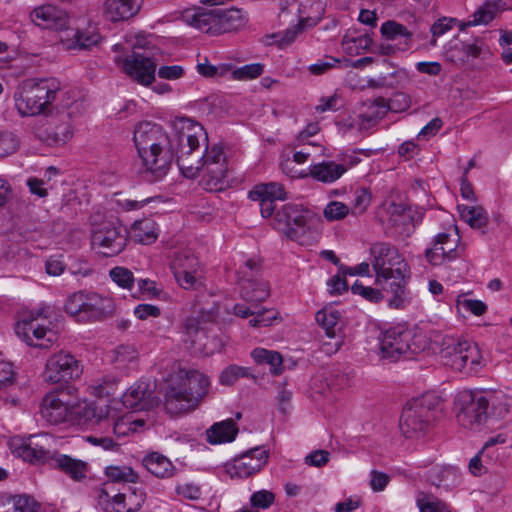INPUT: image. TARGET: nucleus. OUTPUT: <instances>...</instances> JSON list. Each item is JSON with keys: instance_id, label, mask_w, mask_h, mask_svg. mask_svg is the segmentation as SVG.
<instances>
[{"instance_id": "nucleus-1", "label": "nucleus", "mask_w": 512, "mask_h": 512, "mask_svg": "<svg viewBox=\"0 0 512 512\" xmlns=\"http://www.w3.org/2000/svg\"><path fill=\"white\" fill-rule=\"evenodd\" d=\"M178 142V166L189 179L198 177L204 170L202 186L209 192L224 190V147L216 144L208 149V137L198 122L180 117L173 122Z\"/></svg>"}, {"instance_id": "nucleus-15", "label": "nucleus", "mask_w": 512, "mask_h": 512, "mask_svg": "<svg viewBox=\"0 0 512 512\" xmlns=\"http://www.w3.org/2000/svg\"><path fill=\"white\" fill-rule=\"evenodd\" d=\"M74 393V387H67L46 394L41 404L42 417L54 425L71 420L72 411L78 405L77 401H73Z\"/></svg>"}, {"instance_id": "nucleus-35", "label": "nucleus", "mask_w": 512, "mask_h": 512, "mask_svg": "<svg viewBox=\"0 0 512 512\" xmlns=\"http://www.w3.org/2000/svg\"><path fill=\"white\" fill-rule=\"evenodd\" d=\"M129 234L133 241L147 245L157 240L159 228L153 219L144 218L132 224Z\"/></svg>"}, {"instance_id": "nucleus-49", "label": "nucleus", "mask_w": 512, "mask_h": 512, "mask_svg": "<svg viewBox=\"0 0 512 512\" xmlns=\"http://www.w3.org/2000/svg\"><path fill=\"white\" fill-rule=\"evenodd\" d=\"M370 44L371 39L367 35L350 37L346 34L342 41V48L349 55H359L362 51L368 49Z\"/></svg>"}, {"instance_id": "nucleus-60", "label": "nucleus", "mask_w": 512, "mask_h": 512, "mask_svg": "<svg viewBox=\"0 0 512 512\" xmlns=\"http://www.w3.org/2000/svg\"><path fill=\"white\" fill-rule=\"evenodd\" d=\"M18 148V141L10 132H0V158L14 153Z\"/></svg>"}, {"instance_id": "nucleus-62", "label": "nucleus", "mask_w": 512, "mask_h": 512, "mask_svg": "<svg viewBox=\"0 0 512 512\" xmlns=\"http://www.w3.org/2000/svg\"><path fill=\"white\" fill-rule=\"evenodd\" d=\"M340 62L339 59L332 56H325L323 59L308 67V71L313 75H322L331 70Z\"/></svg>"}, {"instance_id": "nucleus-54", "label": "nucleus", "mask_w": 512, "mask_h": 512, "mask_svg": "<svg viewBox=\"0 0 512 512\" xmlns=\"http://www.w3.org/2000/svg\"><path fill=\"white\" fill-rule=\"evenodd\" d=\"M275 502V494L269 490H259L250 496L251 510L268 509Z\"/></svg>"}, {"instance_id": "nucleus-10", "label": "nucleus", "mask_w": 512, "mask_h": 512, "mask_svg": "<svg viewBox=\"0 0 512 512\" xmlns=\"http://www.w3.org/2000/svg\"><path fill=\"white\" fill-rule=\"evenodd\" d=\"M114 301L93 291H78L71 294L64 309L78 322L99 321L114 311Z\"/></svg>"}, {"instance_id": "nucleus-4", "label": "nucleus", "mask_w": 512, "mask_h": 512, "mask_svg": "<svg viewBox=\"0 0 512 512\" xmlns=\"http://www.w3.org/2000/svg\"><path fill=\"white\" fill-rule=\"evenodd\" d=\"M61 83L55 77L21 80L13 93L14 108L20 117H48L53 114Z\"/></svg>"}, {"instance_id": "nucleus-47", "label": "nucleus", "mask_w": 512, "mask_h": 512, "mask_svg": "<svg viewBox=\"0 0 512 512\" xmlns=\"http://www.w3.org/2000/svg\"><path fill=\"white\" fill-rule=\"evenodd\" d=\"M381 33L387 39L396 40L397 38H403L405 48L410 46L412 33L407 28L395 21H387L381 26Z\"/></svg>"}, {"instance_id": "nucleus-6", "label": "nucleus", "mask_w": 512, "mask_h": 512, "mask_svg": "<svg viewBox=\"0 0 512 512\" xmlns=\"http://www.w3.org/2000/svg\"><path fill=\"white\" fill-rule=\"evenodd\" d=\"M275 226L301 245L312 244L319 234L320 217L302 205L285 204L275 213Z\"/></svg>"}, {"instance_id": "nucleus-63", "label": "nucleus", "mask_w": 512, "mask_h": 512, "mask_svg": "<svg viewBox=\"0 0 512 512\" xmlns=\"http://www.w3.org/2000/svg\"><path fill=\"white\" fill-rule=\"evenodd\" d=\"M494 17L495 8L491 4L487 3L474 12L472 23L474 25L488 24L494 19Z\"/></svg>"}, {"instance_id": "nucleus-5", "label": "nucleus", "mask_w": 512, "mask_h": 512, "mask_svg": "<svg viewBox=\"0 0 512 512\" xmlns=\"http://www.w3.org/2000/svg\"><path fill=\"white\" fill-rule=\"evenodd\" d=\"M208 378L196 370L179 369L168 380L165 409L172 415L194 410L207 393Z\"/></svg>"}, {"instance_id": "nucleus-40", "label": "nucleus", "mask_w": 512, "mask_h": 512, "mask_svg": "<svg viewBox=\"0 0 512 512\" xmlns=\"http://www.w3.org/2000/svg\"><path fill=\"white\" fill-rule=\"evenodd\" d=\"M429 481L438 488L448 490L455 487L460 478L454 467H433L429 471Z\"/></svg>"}, {"instance_id": "nucleus-25", "label": "nucleus", "mask_w": 512, "mask_h": 512, "mask_svg": "<svg viewBox=\"0 0 512 512\" xmlns=\"http://www.w3.org/2000/svg\"><path fill=\"white\" fill-rule=\"evenodd\" d=\"M458 241L459 235L456 228L453 229V232L439 233L435 237L433 247L425 252L427 261L432 265H440L446 259L455 258Z\"/></svg>"}, {"instance_id": "nucleus-9", "label": "nucleus", "mask_w": 512, "mask_h": 512, "mask_svg": "<svg viewBox=\"0 0 512 512\" xmlns=\"http://www.w3.org/2000/svg\"><path fill=\"white\" fill-rule=\"evenodd\" d=\"M440 400L433 394L413 399L404 407L400 418V429L406 438L424 436L435 421Z\"/></svg>"}, {"instance_id": "nucleus-38", "label": "nucleus", "mask_w": 512, "mask_h": 512, "mask_svg": "<svg viewBox=\"0 0 512 512\" xmlns=\"http://www.w3.org/2000/svg\"><path fill=\"white\" fill-rule=\"evenodd\" d=\"M111 361L118 369H135L138 364V350L132 344H121L112 350Z\"/></svg>"}, {"instance_id": "nucleus-22", "label": "nucleus", "mask_w": 512, "mask_h": 512, "mask_svg": "<svg viewBox=\"0 0 512 512\" xmlns=\"http://www.w3.org/2000/svg\"><path fill=\"white\" fill-rule=\"evenodd\" d=\"M73 401H77L78 405L72 411L71 420L90 427L99 426L100 430L109 422V405L103 407L93 402H87L80 398L77 392L74 393Z\"/></svg>"}, {"instance_id": "nucleus-34", "label": "nucleus", "mask_w": 512, "mask_h": 512, "mask_svg": "<svg viewBox=\"0 0 512 512\" xmlns=\"http://www.w3.org/2000/svg\"><path fill=\"white\" fill-rule=\"evenodd\" d=\"M347 167L333 161H323L309 167V176L323 183H333L345 172Z\"/></svg>"}, {"instance_id": "nucleus-12", "label": "nucleus", "mask_w": 512, "mask_h": 512, "mask_svg": "<svg viewBox=\"0 0 512 512\" xmlns=\"http://www.w3.org/2000/svg\"><path fill=\"white\" fill-rule=\"evenodd\" d=\"M49 308L30 311L19 320L15 333L30 346L47 348L55 339V333L48 327Z\"/></svg>"}, {"instance_id": "nucleus-27", "label": "nucleus", "mask_w": 512, "mask_h": 512, "mask_svg": "<svg viewBox=\"0 0 512 512\" xmlns=\"http://www.w3.org/2000/svg\"><path fill=\"white\" fill-rule=\"evenodd\" d=\"M150 395L149 384L146 381H138L123 394L122 404L135 411L149 410L158 404Z\"/></svg>"}, {"instance_id": "nucleus-28", "label": "nucleus", "mask_w": 512, "mask_h": 512, "mask_svg": "<svg viewBox=\"0 0 512 512\" xmlns=\"http://www.w3.org/2000/svg\"><path fill=\"white\" fill-rule=\"evenodd\" d=\"M146 500V491L142 486L128 485L123 492L113 497L115 512H137Z\"/></svg>"}, {"instance_id": "nucleus-59", "label": "nucleus", "mask_w": 512, "mask_h": 512, "mask_svg": "<svg viewBox=\"0 0 512 512\" xmlns=\"http://www.w3.org/2000/svg\"><path fill=\"white\" fill-rule=\"evenodd\" d=\"M302 31L303 24L302 22H300L297 25L289 27L283 33L274 34L272 37L275 39V42L279 44L280 47H284L290 45L296 39V37L300 33H302Z\"/></svg>"}, {"instance_id": "nucleus-44", "label": "nucleus", "mask_w": 512, "mask_h": 512, "mask_svg": "<svg viewBox=\"0 0 512 512\" xmlns=\"http://www.w3.org/2000/svg\"><path fill=\"white\" fill-rule=\"evenodd\" d=\"M251 357L258 364H268L273 374L279 375L282 373L283 359L281 354L277 351L267 350L265 348H255L251 352Z\"/></svg>"}, {"instance_id": "nucleus-19", "label": "nucleus", "mask_w": 512, "mask_h": 512, "mask_svg": "<svg viewBox=\"0 0 512 512\" xmlns=\"http://www.w3.org/2000/svg\"><path fill=\"white\" fill-rule=\"evenodd\" d=\"M198 317H189L184 322L182 341L185 347L195 354L211 355L221 350V341L208 339Z\"/></svg>"}, {"instance_id": "nucleus-48", "label": "nucleus", "mask_w": 512, "mask_h": 512, "mask_svg": "<svg viewBox=\"0 0 512 512\" xmlns=\"http://www.w3.org/2000/svg\"><path fill=\"white\" fill-rule=\"evenodd\" d=\"M105 474L112 482H126L136 484L139 478L138 474L128 466L107 467Z\"/></svg>"}, {"instance_id": "nucleus-51", "label": "nucleus", "mask_w": 512, "mask_h": 512, "mask_svg": "<svg viewBox=\"0 0 512 512\" xmlns=\"http://www.w3.org/2000/svg\"><path fill=\"white\" fill-rule=\"evenodd\" d=\"M109 276L113 282L123 289L131 290L135 282L132 271L125 267L117 266L112 268Z\"/></svg>"}, {"instance_id": "nucleus-26", "label": "nucleus", "mask_w": 512, "mask_h": 512, "mask_svg": "<svg viewBox=\"0 0 512 512\" xmlns=\"http://www.w3.org/2000/svg\"><path fill=\"white\" fill-rule=\"evenodd\" d=\"M30 16L32 21L43 29L64 30L69 23L67 12L50 4L36 7Z\"/></svg>"}, {"instance_id": "nucleus-64", "label": "nucleus", "mask_w": 512, "mask_h": 512, "mask_svg": "<svg viewBox=\"0 0 512 512\" xmlns=\"http://www.w3.org/2000/svg\"><path fill=\"white\" fill-rule=\"evenodd\" d=\"M326 340L321 343V351L326 355L335 354L342 346L344 340L342 334L326 335Z\"/></svg>"}, {"instance_id": "nucleus-41", "label": "nucleus", "mask_w": 512, "mask_h": 512, "mask_svg": "<svg viewBox=\"0 0 512 512\" xmlns=\"http://www.w3.org/2000/svg\"><path fill=\"white\" fill-rule=\"evenodd\" d=\"M287 193L284 186L278 182H269L256 185L249 192L250 199L285 200Z\"/></svg>"}, {"instance_id": "nucleus-45", "label": "nucleus", "mask_w": 512, "mask_h": 512, "mask_svg": "<svg viewBox=\"0 0 512 512\" xmlns=\"http://www.w3.org/2000/svg\"><path fill=\"white\" fill-rule=\"evenodd\" d=\"M171 268L173 273H181L185 271H198L199 262L190 250H182L175 254Z\"/></svg>"}, {"instance_id": "nucleus-53", "label": "nucleus", "mask_w": 512, "mask_h": 512, "mask_svg": "<svg viewBox=\"0 0 512 512\" xmlns=\"http://www.w3.org/2000/svg\"><path fill=\"white\" fill-rule=\"evenodd\" d=\"M262 73L263 65L260 63H254L232 70L231 78L234 80L246 81L257 78Z\"/></svg>"}, {"instance_id": "nucleus-58", "label": "nucleus", "mask_w": 512, "mask_h": 512, "mask_svg": "<svg viewBox=\"0 0 512 512\" xmlns=\"http://www.w3.org/2000/svg\"><path fill=\"white\" fill-rule=\"evenodd\" d=\"M458 311H467L476 316H481L487 311V305L477 299H468L466 297H459L457 299Z\"/></svg>"}, {"instance_id": "nucleus-55", "label": "nucleus", "mask_w": 512, "mask_h": 512, "mask_svg": "<svg viewBox=\"0 0 512 512\" xmlns=\"http://www.w3.org/2000/svg\"><path fill=\"white\" fill-rule=\"evenodd\" d=\"M350 212V208L340 202L331 201L324 208L323 214L328 221H339L344 219Z\"/></svg>"}, {"instance_id": "nucleus-2", "label": "nucleus", "mask_w": 512, "mask_h": 512, "mask_svg": "<svg viewBox=\"0 0 512 512\" xmlns=\"http://www.w3.org/2000/svg\"><path fill=\"white\" fill-rule=\"evenodd\" d=\"M370 261L376 283L390 295L388 305L403 309L410 303L407 282L410 267L399 250L388 243H375L370 248Z\"/></svg>"}, {"instance_id": "nucleus-29", "label": "nucleus", "mask_w": 512, "mask_h": 512, "mask_svg": "<svg viewBox=\"0 0 512 512\" xmlns=\"http://www.w3.org/2000/svg\"><path fill=\"white\" fill-rule=\"evenodd\" d=\"M141 7V0H104L103 17L110 22L125 21L135 16Z\"/></svg>"}, {"instance_id": "nucleus-18", "label": "nucleus", "mask_w": 512, "mask_h": 512, "mask_svg": "<svg viewBox=\"0 0 512 512\" xmlns=\"http://www.w3.org/2000/svg\"><path fill=\"white\" fill-rule=\"evenodd\" d=\"M48 435H31L28 438L14 437L9 446L13 453L31 463L52 462L53 454L50 453Z\"/></svg>"}, {"instance_id": "nucleus-57", "label": "nucleus", "mask_w": 512, "mask_h": 512, "mask_svg": "<svg viewBox=\"0 0 512 512\" xmlns=\"http://www.w3.org/2000/svg\"><path fill=\"white\" fill-rule=\"evenodd\" d=\"M383 77L387 88L405 87L411 81L409 71L404 68L396 69L393 72L383 75Z\"/></svg>"}, {"instance_id": "nucleus-16", "label": "nucleus", "mask_w": 512, "mask_h": 512, "mask_svg": "<svg viewBox=\"0 0 512 512\" xmlns=\"http://www.w3.org/2000/svg\"><path fill=\"white\" fill-rule=\"evenodd\" d=\"M224 0H200L204 5H209L210 8H196L186 11L184 14L185 21L211 35H219L223 31L224 22V9L219 7L223 4Z\"/></svg>"}, {"instance_id": "nucleus-50", "label": "nucleus", "mask_w": 512, "mask_h": 512, "mask_svg": "<svg viewBox=\"0 0 512 512\" xmlns=\"http://www.w3.org/2000/svg\"><path fill=\"white\" fill-rule=\"evenodd\" d=\"M248 22L247 13L239 8H226V32L238 31Z\"/></svg>"}, {"instance_id": "nucleus-37", "label": "nucleus", "mask_w": 512, "mask_h": 512, "mask_svg": "<svg viewBox=\"0 0 512 512\" xmlns=\"http://www.w3.org/2000/svg\"><path fill=\"white\" fill-rule=\"evenodd\" d=\"M143 465L154 476L158 478H169L175 473L173 463L164 455L152 452L143 458Z\"/></svg>"}, {"instance_id": "nucleus-42", "label": "nucleus", "mask_w": 512, "mask_h": 512, "mask_svg": "<svg viewBox=\"0 0 512 512\" xmlns=\"http://www.w3.org/2000/svg\"><path fill=\"white\" fill-rule=\"evenodd\" d=\"M458 211L460 218L473 229H480L488 224V214L481 206L458 205Z\"/></svg>"}, {"instance_id": "nucleus-3", "label": "nucleus", "mask_w": 512, "mask_h": 512, "mask_svg": "<svg viewBox=\"0 0 512 512\" xmlns=\"http://www.w3.org/2000/svg\"><path fill=\"white\" fill-rule=\"evenodd\" d=\"M133 140L142 161L141 173L148 181L162 180L169 172L178 147L165 130L152 122H141L134 129ZM176 145L178 142L174 139Z\"/></svg>"}, {"instance_id": "nucleus-24", "label": "nucleus", "mask_w": 512, "mask_h": 512, "mask_svg": "<svg viewBox=\"0 0 512 512\" xmlns=\"http://www.w3.org/2000/svg\"><path fill=\"white\" fill-rule=\"evenodd\" d=\"M157 64L147 55L133 53L123 61V70L142 85H150L155 79Z\"/></svg>"}, {"instance_id": "nucleus-31", "label": "nucleus", "mask_w": 512, "mask_h": 512, "mask_svg": "<svg viewBox=\"0 0 512 512\" xmlns=\"http://www.w3.org/2000/svg\"><path fill=\"white\" fill-rule=\"evenodd\" d=\"M101 39L97 27L90 24L86 28L77 27L67 33L66 38H62V43L67 49H90L98 45Z\"/></svg>"}, {"instance_id": "nucleus-11", "label": "nucleus", "mask_w": 512, "mask_h": 512, "mask_svg": "<svg viewBox=\"0 0 512 512\" xmlns=\"http://www.w3.org/2000/svg\"><path fill=\"white\" fill-rule=\"evenodd\" d=\"M485 403L486 400L480 392L459 391L454 399V411L458 423L469 430H480L489 417Z\"/></svg>"}, {"instance_id": "nucleus-39", "label": "nucleus", "mask_w": 512, "mask_h": 512, "mask_svg": "<svg viewBox=\"0 0 512 512\" xmlns=\"http://www.w3.org/2000/svg\"><path fill=\"white\" fill-rule=\"evenodd\" d=\"M498 456V453H490L488 447H483L470 459L468 464L470 473L474 476H482L490 472L498 460Z\"/></svg>"}, {"instance_id": "nucleus-8", "label": "nucleus", "mask_w": 512, "mask_h": 512, "mask_svg": "<svg viewBox=\"0 0 512 512\" xmlns=\"http://www.w3.org/2000/svg\"><path fill=\"white\" fill-rule=\"evenodd\" d=\"M440 357L444 365L465 375L477 373L485 365L476 343L451 335L443 337Z\"/></svg>"}, {"instance_id": "nucleus-61", "label": "nucleus", "mask_w": 512, "mask_h": 512, "mask_svg": "<svg viewBox=\"0 0 512 512\" xmlns=\"http://www.w3.org/2000/svg\"><path fill=\"white\" fill-rule=\"evenodd\" d=\"M115 379L113 377H104L102 379H97L90 385L91 393L97 397H103L104 395H109L110 390L115 385Z\"/></svg>"}, {"instance_id": "nucleus-46", "label": "nucleus", "mask_w": 512, "mask_h": 512, "mask_svg": "<svg viewBox=\"0 0 512 512\" xmlns=\"http://www.w3.org/2000/svg\"><path fill=\"white\" fill-rule=\"evenodd\" d=\"M279 319V312L273 308H256L253 309V314L248 324L253 328L268 327L274 321Z\"/></svg>"}, {"instance_id": "nucleus-43", "label": "nucleus", "mask_w": 512, "mask_h": 512, "mask_svg": "<svg viewBox=\"0 0 512 512\" xmlns=\"http://www.w3.org/2000/svg\"><path fill=\"white\" fill-rule=\"evenodd\" d=\"M341 314L332 307H325L316 313V321L325 330V335L341 334Z\"/></svg>"}, {"instance_id": "nucleus-56", "label": "nucleus", "mask_w": 512, "mask_h": 512, "mask_svg": "<svg viewBox=\"0 0 512 512\" xmlns=\"http://www.w3.org/2000/svg\"><path fill=\"white\" fill-rule=\"evenodd\" d=\"M371 193L366 188L356 190L352 202V208L350 209L352 214L360 215L363 214L371 204Z\"/></svg>"}, {"instance_id": "nucleus-14", "label": "nucleus", "mask_w": 512, "mask_h": 512, "mask_svg": "<svg viewBox=\"0 0 512 512\" xmlns=\"http://www.w3.org/2000/svg\"><path fill=\"white\" fill-rule=\"evenodd\" d=\"M238 286L240 297L247 303L257 305L270 296V286L255 260H248L238 272Z\"/></svg>"}, {"instance_id": "nucleus-7", "label": "nucleus", "mask_w": 512, "mask_h": 512, "mask_svg": "<svg viewBox=\"0 0 512 512\" xmlns=\"http://www.w3.org/2000/svg\"><path fill=\"white\" fill-rule=\"evenodd\" d=\"M380 351L383 358L397 361L411 358L424 351L428 345L426 336L409 329L404 324H397L382 332Z\"/></svg>"}, {"instance_id": "nucleus-52", "label": "nucleus", "mask_w": 512, "mask_h": 512, "mask_svg": "<svg viewBox=\"0 0 512 512\" xmlns=\"http://www.w3.org/2000/svg\"><path fill=\"white\" fill-rule=\"evenodd\" d=\"M351 291L353 294L359 295L363 297L365 300L372 302V303H378L384 299V295L382 292H384L381 289L373 288L370 286H365L361 282L356 281L352 287Z\"/></svg>"}, {"instance_id": "nucleus-17", "label": "nucleus", "mask_w": 512, "mask_h": 512, "mask_svg": "<svg viewBox=\"0 0 512 512\" xmlns=\"http://www.w3.org/2000/svg\"><path fill=\"white\" fill-rule=\"evenodd\" d=\"M127 241L126 229L111 222H104L92 231L91 245L104 256L112 257L119 254Z\"/></svg>"}, {"instance_id": "nucleus-20", "label": "nucleus", "mask_w": 512, "mask_h": 512, "mask_svg": "<svg viewBox=\"0 0 512 512\" xmlns=\"http://www.w3.org/2000/svg\"><path fill=\"white\" fill-rule=\"evenodd\" d=\"M267 460L268 451L264 447H255L226 463V473L231 478H247L258 473Z\"/></svg>"}, {"instance_id": "nucleus-13", "label": "nucleus", "mask_w": 512, "mask_h": 512, "mask_svg": "<svg viewBox=\"0 0 512 512\" xmlns=\"http://www.w3.org/2000/svg\"><path fill=\"white\" fill-rule=\"evenodd\" d=\"M82 372L83 367L74 355L59 351L47 358L42 376L46 383L62 384L80 378Z\"/></svg>"}, {"instance_id": "nucleus-21", "label": "nucleus", "mask_w": 512, "mask_h": 512, "mask_svg": "<svg viewBox=\"0 0 512 512\" xmlns=\"http://www.w3.org/2000/svg\"><path fill=\"white\" fill-rule=\"evenodd\" d=\"M489 50L482 39L475 38L471 41H451L445 51L446 59L455 65L463 66L474 59L483 58Z\"/></svg>"}, {"instance_id": "nucleus-23", "label": "nucleus", "mask_w": 512, "mask_h": 512, "mask_svg": "<svg viewBox=\"0 0 512 512\" xmlns=\"http://www.w3.org/2000/svg\"><path fill=\"white\" fill-rule=\"evenodd\" d=\"M410 106V96L404 92H397L388 101L383 97L376 98L368 107V111L361 117L368 123H375L382 119L388 111L401 113L408 110Z\"/></svg>"}, {"instance_id": "nucleus-30", "label": "nucleus", "mask_w": 512, "mask_h": 512, "mask_svg": "<svg viewBox=\"0 0 512 512\" xmlns=\"http://www.w3.org/2000/svg\"><path fill=\"white\" fill-rule=\"evenodd\" d=\"M118 402H112L109 405V422L103 425L102 431L113 432L117 437L125 436L131 431H136L137 427L144 425L143 419H134L131 414L118 416L116 413Z\"/></svg>"}, {"instance_id": "nucleus-36", "label": "nucleus", "mask_w": 512, "mask_h": 512, "mask_svg": "<svg viewBox=\"0 0 512 512\" xmlns=\"http://www.w3.org/2000/svg\"><path fill=\"white\" fill-rule=\"evenodd\" d=\"M51 465L68 474L74 480L84 478L87 470L86 462L58 453L53 454Z\"/></svg>"}, {"instance_id": "nucleus-33", "label": "nucleus", "mask_w": 512, "mask_h": 512, "mask_svg": "<svg viewBox=\"0 0 512 512\" xmlns=\"http://www.w3.org/2000/svg\"><path fill=\"white\" fill-rule=\"evenodd\" d=\"M486 400L485 406L489 411V415L496 418L505 417L512 407V397L503 390H487L480 392Z\"/></svg>"}, {"instance_id": "nucleus-32", "label": "nucleus", "mask_w": 512, "mask_h": 512, "mask_svg": "<svg viewBox=\"0 0 512 512\" xmlns=\"http://www.w3.org/2000/svg\"><path fill=\"white\" fill-rule=\"evenodd\" d=\"M388 224L394 228L395 233L400 236H409L414 229L411 210L403 204L391 202L386 207Z\"/></svg>"}]
</instances>
